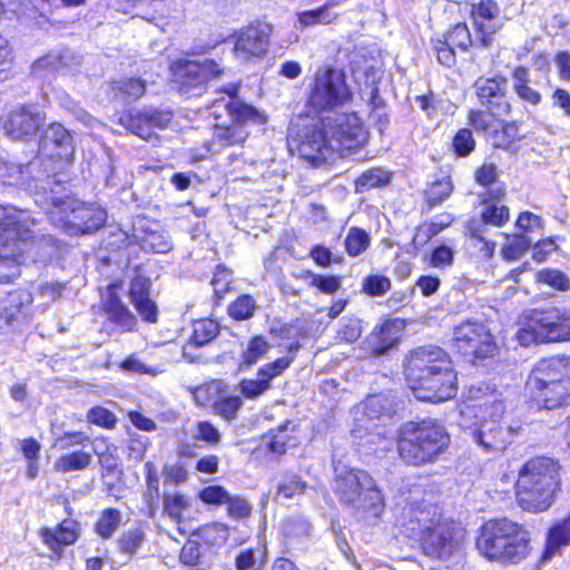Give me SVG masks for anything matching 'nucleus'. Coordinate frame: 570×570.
<instances>
[{
  "instance_id": "1",
  "label": "nucleus",
  "mask_w": 570,
  "mask_h": 570,
  "mask_svg": "<svg viewBox=\"0 0 570 570\" xmlns=\"http://www.w3.org/2000/svg\"><path fill=\"white\" fill-rule=\"evenodd\" d=\"M351 99L352 94L342 71L330 68L317 71L308 106L326 115L318 122L303 128L297 147L301 157L313 166L344 157L366 140V132L356 114L336 110Z\"/></svg>"
},
{
  "instance_id": "2",
  "label": "nucleus",
  "mask_w": 570,
  "mask_h": 570,
  "mask_svg": "<svg viewBox=\"0 0 570 570\" xmlns=\"http://www.w3.org/2000/svg\"><path fill=\"white\" fill-rule=\"evenodd\" d=\"M406 383L420 400L441 403L458 393V375L446 353L435 346L415 350L405 367Z\"/></svg>"
},
{
  "instance_id": "3",
  "label": "nucleus",
  "mask_w": 570,
  "mask_h": 570,
  "mask_svg": "<svg viewBox=\"0 0 570 570\" xmlns=\"http://www.w3.org/2000/svg\"><path fill=\"white\" fill-rule=\"evenodd\" d=\"M332 490L340 504L358 519H377L384 511L382 491L365 470L335 463Z\"/></svg>"
},
{
  "instance_id": "4",
  "label": "nucleus",
  "mask_w": 570,
  "mask_h": 570,
  "mask_svg": "<svg viewBox=\"0 0 570 570\" xmlns=\"http://www.w3.org/2000/svg\"><path fill=\"white\" fill-rule=\"evenodd\" d=\"M449 442L445 428L435 420L410 421L399 431L397 452L405 464L420 466L436 461Z\"/></svg>"
},
{
  "instance_id": "5",
  "label": "nucleus",
  "mask_w": 570,
  "mask_h": 570,
  "mask_svg": "<svg viewBox=\"0 0 570 570\" xmlns=\"http://www.w3.org/2000/svg\"><path fill=\"white\" fill-rule=\"evenodd\" d=\"M560 484L559 465L540 456L529 460L519 471L517 498L519 505L529 512L547 510Z\"/></svg>"
},
{
  "instance_id": "6",
  "label": "nucleus",
  "mask_w": 570,
  "mask_h": 570,
  "mask_svg": "<svg viewBox=\"0 0 570 570\" xmlns=\"http://www.w3.org/2000/svg\"><path fill=\"white\" fill-rule=\"evenodd\" d=\"M530 534L507 518L487 521L476 540L481 554L490 560L519 562L529 553Z\"/></svg>"
},
{
  "instance_id": "7",
  "label": "nucleus",
  "mask_w": 570,
  "mask_h": 570,
  "mask_svg": "<svg viewBox=\"0 0 570 570\" xmlns=\"http://www.w3.org/2000/svg\"><path fill=\"white\" fill-rule=\"evenodd\" d=\"M518 340L525 346L570 341V309L553 307L534 311L528 323L519 330Z\"/></svg>"
},
{
  "instance_id": "8",
  "label": "nucleus",
  "mask_w": 570,
  "mask_h": 570,
  "mask_svg": "<svg viewBox=\"0 0 570 570\" xmlns=\"http://www.w3.org/2000/svg\"><path fill=\"white\" fill-rule=\"evenodd\" d=\"M37 179L40 184H36V203L43 208L53 226L68 234L79 199L66 193L56 175L48 173Z\"/></svg>"
},
{
  "instance_id": "9",
  "label": "nucleus",
  "mask_w": 570,
  "mask_h": 570,
  "mask_svg": "<svg viewBox=\"0 0 570 570\" xmlns=\"http://www.w3.org/2000/svg\"><path fill=\"white\" fill-rule=\"evenodd\" d=\"M452 347L473 362L493 357L498 352V345L489 328L475 321H464L454 326Z\"/></svg>"
},
{
  "instance_id": "10",
  "label": "nucleus",
  "mask_w": 570,
  "mask_h": 570,
  "mask_svg": "<svg viewBox=\"0 0 570 570\" xmlns=\"http://www.w3.org/2000/svg\"><path fill=\"white\" fill-rule=\"evenodd\" d=\"M171 70L178 90L187 96H200L207 82L223 73V69L212 59L178 60L173 65Z\"/></svg>"
},
{
  "instance_id": "11",
  "label": "nucleus",
  "mask_w": 570,
  "mask_h": 570,
  "mask_svg": "<svg viewBox=\"0 0 570 570\" xmlns=\"http://www.w3.org/2000/svg\"><path fill=\"white\" fill-rule=\"evenodd\" d=\"M475 419L474 428L468 426L470 435L487 453L503 452L513 442L521 428L520 425H502L498 421L499 417H490L485 413Z\"/></svg>"
},
{
  "instance_id": "12",
  "label": "nucleus",
  "mask_w": 570,
  "mask_h": 570,
  "mask_svg": "<svg viewBox=\"0 0 570 570\" xmlns=\"http://www.w3.org/2000/svg\"><path fill=\"white\" fill-rule=\"evenodd\" d=\"M46 122V115L37 105H19L3 120V131L12 140L29 141L38 136Z\"/></svg>"
},
{
  "instance_id": "13",
  "label": "nucleus",
  "mask_w": 570,
  "mask_h": 570,
  "mask_svg": "<svg viewBox=\"0 0 570 570\" xmlns=\"http://www.w3.org/2000/svg\"><path fill=\"white\" fill-rule=\"evenodd\" d=\"M238 86L229 83L224 88L225 96L213 101L210 115L216 119L227 118V121L265 124L267 117L256 108L242 102L236 94Z\"/></svg>"
},
{
  "instance_id": "14",
  "label": "nucleus",
  "mask_w": 570,
  "mask_h": 570,
  "mask_svg": "<svg viewBox=\"0 0 570 570\" xmlns=\"http://www.w3.org/2000/svg\"><path fill=\"white\" fill-rule=\"evenodd\" d=\"M40 157L43 161L42 169L46 167L49 174L56 175L53 159L70 161L75 153L73 137L62 125L51 124L43 134L39 142Z\"/></svg>"
},
{
  "instance_id": "15",
  "label": "nucleus",
  "mask_w": 570,
  "mask_h": 570,
  "mask_svg": "<svg viewBox=\"0 0 570 570\" xmlns=\"http://www.w3.org/2000/svg\"><path fill=\"white\" fill-rule=\"evenodd\" d=\"M417 540L425 554L432 558H449L459 547L461 529L453 521L442 520Z\"/></svg>"
},
{
  "instance_id": "16",
  "label": "nucleus",
  "mask_w": 570,
  "mask_h": 570,
  "mask_svg": "<svg viewBox=\"0 0 570 570\" xmlns=\"http://www.w3.org/2000/svg\"><path fill=\"white\" fill-rule=\"evenodd\" d=\"M465 396L469 404L461 411L463 420L479 417L483 413L489 414L490 417H501L505 411L503 401L490 384L483 382L471 384Z\"/></svg>"
},
{
  "instance_id": "17",
  "label": "nucleus",
  "mask_w": 570,
  "mask_h": 570,
  "mask_svg": "<svg viewBox=\"0 0 570 570\" xmlns=\"http://www.w3.org/2000/svg\"><path fill=\"white\" fill-rule=\"evenodd\" d=\"M43 161L40 157H36L26 166L12 163L0 161V186H16L36 194V184L40 180L36 179L46 176L49 173L46 167L42 169Z\"/></svg>"
},
{
  "instance_id": "18",
  "label": "nucleus",
  "mask_w": 570,
  "mask_h": 570,
  "mask_svg": "<svg viewBox=\"0 0 570 570\" xmlns=\"http://www.w3.org/2000/svg\"><path fill=\"white\" fill-rule=\"evenodd\" d=\"M272 31V26L265 22L240 29L236 35L235 55L243 60L264 56L268 50Z\"/></svg>"
},
{
  "instance_id": "19",
  "label": "nucleus",
  "mask_w": 570,
  "mask_h": 570,
  "mask_svg": "<svg viewBox=\"0 0 570 570\" xmlns=\"http://www.w3.org/2000/svg\"><path fill=\"white\" fill-rule=\"evenodd\" d=\"M479 102L494 115L508 116L511 106L508 99V81L502 77L479 78L474 82Z\"/></svg>"
},
{
  "instance_id": "20",
  "label": "nucleus",
  "mask_w": 570,
  "mask_h": 570,
  "mask_svg": "<svg viewBox=\"0 0 570 570\" xmlns=\"http://www.w3.org/2000/svg\"><path fill=\"white\" fill-rule=\"evenodd\" d=\"M170 121L169 112L157 109L128 111L119 117L124 128L145 140L151 139L154 128L164 129Z\"/></svg>"
},
{
  "instance_id": "21",
  "label": "nucleus",
  "mask_w": 570,
  "mask_h": 570,
  "mask_svg": "<svg viewBox=\"0 0 570 570\" xmlns=\"http://www.w3.org/2000/svg\"><path fill=\"white\" fill-rule=\"evenodd\" d=\"M473 24L480 35L476 46L488 48L492 43V37L502 27L500 7L494 0H480L472 6L471 10Z\"/></svg>"
},
{
  "instance_id": "22",
  "label": "nucleus",
  "mask_w": 570,
  "mask_h": 570,
  "mask_svg": "<svg viewBox=\"0 0 570 570\" xmlns=\"http://www.w3.org/2000/svg\"><path fill=\"white\" fill-rule=\"evenodd\" d=\"M31 226L29 224V235L19 237L11 235L0 244V283H9L20 275V264L22 254L26 252L28 240L33 238Z\"/></svg>"
},
{
  "instance_id": "23",
  "label": "nucleus",
  "mask_w": 570,
  "mask_h": 570,
  "mask_svg": "<svg viewBox=\"0 0 570 570\" xmlns=\"http://www.w3.org/2000/svg\"><path fill=\"white\" fill-rule=\"evenodd\" d=\"M132 238L145 252L165 254L173 248L168 233L145 218H138L134 223Z\"/></svg>"
},
{
  "instance_id": "24",
  "label": "nucleus",
  "mask_w": 570,
  "mask_h": 570,
  "mask_svg": "<svg viewBox=\"0 0 570 570\" xmlns=\"http://www.w3.org/2000/svg\"><path fill=\"white\" fill-rule=\"evenodd\" d=\"M531 399L548 410L570 404V379L562 382L540 384L527 383Z\"/></svg>"
},
{
  "instance_id": "25",
  "label": "nucleus",
  "mask_w": 570,
  "mask_h": 570,
  "mask_svg": "<svg viewBox=\"0 0 570 570\" xmlns=\"http://www.w3.org/2000/svg\"><path fill=\"white\" fill-rule=\"evenodd\" d=\"M407 521L404 523L407 537L421 538L426 531L442 521L439 508L426 502L411 504L406 508Z\"/></svg>"
},
{
  "instance_id": "26",
  "label": "nucleus",
  "mask_w": 570,
  "mask_h": 570,
  "mask_svg": "<svg viewBox=\"0 0 570 570\" xmlns=\"http://www.w3.org/2000/svg\"><path fill=\"white\" fill-rule=\"evenodd\" d=\"M570 379V357L553 356L539 361L532 368L527 383L547 384Z\"/></svg>"
},
{
  "instance_id": "27",
  "label": "nucleus",
  "mask_w": 570,
  "mask_h": 570,
  "mask_svg": "<svg viewBox=\"0 0 570 570\" xmlns=\"http://www.w3.org/2000/svg\"><path fill=\"white\" fill-rule=\"evenodd\" d=\"M151 281L142 275H137L130 281L128 295L140 317L148 323L158 320V307L150 298Z\"/></svg>"
},
{
  "instance_id": "28",
  "label": "nucleus",
  "mask_w": 570,
  "mask_h": 570,
  "mask_svg": "<svg viewBox=\"0 0 570 570\" xmlns=\"http://www.w3.org/2000/svg\"><path fill=\"white\" fill-rule=\"evenodd\" d=\"M106 219L107 213L105 209L95 205L87 206L79 200V206L73 210L68 235L76 236L94 233L104 226Z\"/></svg>"
},
{
  "instance_id": "29",
  "label": "nucleus",
  "mask_w": 570,
  "mask_h": 570,
  "mask_svg": "<svg viewBox=\"0 0 570 570\" xmlns=\"http://www.w3.org/2000/svg\"><path fill=\"white\" fill-rule=\"evenodd\" d=\"M102 309L107 318L124 332H131L136 328L137 318L118 296L115 285L108 287Z\"/></svg>"
},
{
  "instance_id": "30",
  "label": "nucleus",
  "mask_w": 570,
  "mask_h": 570,
  "mask_svg": "<svg viewBox=\"0 0 570 570\" xmlns=\"http://www.w3.org/2000/svg\"><path fill=\"white\" fill-rule=\"evenodd\" d=\"M80 535V524L72 519L63 520L58 527L41 530V538L58 557L62 554V547L73 544Z\"/></svg>"
},
{
  "instance_id": "31",
  "label": "nucleus",
  "mask_w": 570,
  "mask_h": 570,
  "mask_svg": "<svg viewBox=\"0 0 570 570\" xmlns=\"http://www.w3.org/2000/svg\"><path fill=\"white\" fill-rule=\"evenodd\" d=\"M0 210V244L13 234L19 237L28 236L29 224H36V219L26 210L16 207H2Z\"/></svg>"
},
{
  "instance_id": "32",
  "label": "nucleus",
  "mask_w": 570,
  "mask_h": 570,
  "mask_svg": "<svg viewBox=\"0 0 570 570\" xmlns=\"http://www.w3.org/2000/svg\"><path fill=\"white\" fill-rule=\"evenodd\" d=\"M219 333L218 324L209 318L199 320L193 324V335L183 347V357L188 362L199 360L198 355L191 353L194 347H200L212 342Z\"/></svg>"
},
{
  "instance_id": "33",
  "label": "nucleus",
  "mask_w": 570,
  "mask_h": 570,
  "mask_svg": "<svg viewBox=\"0 0 570 570\" xmlns=\"http://www.w3.org/2000/svg\"><path fill=\"white\" fill-rule=\"evenodd\" d=\"M489 234L483 229L482 222H470L466 225L468 248L480 259H490L494 254L497 244L490 239Z\"/></svg>"
},
{
  "instance_id": "34",
  "label": "nucleus",
  "mask_w": 570,
  "mask_h": 570,
  "mask_svg": "<svg viewBox=\"0 0 570 570\" xmlns=\"http://www.w3.org/2000/svg\"><path fill=\"white\" fill-rule=\"evenodd\" d=\"M401 330L399 320H389L375 327L370 337L374 352L381 355L392 348L399 341Z\"/></svg>"
},
{
  "instance_id": "35",
  "label": "nucleus",
  "mask_w": 570,
  "mask_h": 570,
  "mask_svg": "<svg viewBox=\"0 0 570 570\" xmlns=\"http://www.w3.org/2000/svg\"><path fill=\"white\" fill-rule=\"evenodd\" d=\"M396 399L390 393L372 394L364 401L363 412L368 420L391 419L396 412Z\"/></svg>"
},
{
  "instance_id": "36",
  "label": "nucleus",
  "mask_w": 570,
  "mask_h": 570,
  "mask_svg": "<svg viewBox=\"0 0 570 570\" xmlns=\"http://www.w3.org/2000/svg\"><path fill=\"white\" fill-rule=\"evenodd\" d=\"M246 122L225 121L215 125L214 144L219 147H228L244 142L248 132L245 130Z\"/></svg>"
},
{
  "instance_id": "37",
  "label": "nucleus",
  "mask_w": 570,
  "mask_h": 570,
  "mask_svg": "<svg viewBox=\"0 0 570 570\" xmlns=\"http://www.w3.org/2000/svg\"><path fill=\"white\" fill-rule=\"evenodd\" d=\"M91 462V453L78 450L59 456L53 463V469L59 473L83 471L90 466Z\"/></svg>"
},
{
  "instance_id": "38",
  "label": "nucleus",
  "mask_w": 570,
  "mask_h": 570,
  "mask_svg": "<svg viewBox=\"0 0 570 570\" xmlns=\"http://www.w3.org/2000/svg\"><path fill=\"white\" fill-rule=\"evenodd\" d=\"M522 138L517 122L499 121L495 128L489 132L488 140L495 148L508 149L513 142L520 141Z\"/></svg>"
},
{
  "instance_id": "39",
  "label": "nucleus",
  "mask_w": 570,
  "mask_h": 570,
  "mask_svg": "<svg viewBox=\"0 0 570 570\" xmlns=\"http://www.w3.org/2000/svg\"><path fill=\"white\" fill-rule=\"evenodd\" d=\"M570 543V515L553 527L550 528L548 538H547V547H546V557H550L556 553L562 546H567Z\"/></svg>"
},
{
  "instance_id": "40",
  "label": "nucleus",
  "mask_w": 570,
  "mask_h": 570,
  "mask_svg": "<svg viewBox=\"0 0 570 570\" xmlns=\"http://www.w3.org/2000/svg\"><path fill=\"white\" fill-rule=\"evenodd\" d=\"M298 277L305 281L309 287H316L328 295L334 294L341 287V277L338 276H324L311 271H303Z\"/></svg>"
},
{
  "instance_id": "41",
  "label": "nucleus",
  "mask_w": 570,
  "mask_h": 570,
  "mask_svg": "<svg viewBox=\"0 0 570 570\" xmlns=\"http://www.w3.org/2000/svg\"><path fill=\"white\" fill-rule=\"evenodd\" d=\"M121 513L114 508L105 509L95 524L96 532L104 539L114 535L121 523Z\"/></svg>"
},
{
  "instance_id": "42",
  "label": "nucleus",
  "mask_w": 570,
  "mask_h": 570,
  "mask_svg": "<svg viewBox=\"0 0 570 570\" xmlns=\"http://www.w3.org/2000/svg\"><path fill=\"white\" fill-rule=\"evenodd\" d=\"M510 214L507 206L488 205L483 208L479 219L471 222H482L483 229L490 233V226L500 227L509 220Z\"/></svg>"
},
{
  "instance_id": "43",
  "label": "nucleus",
  "mask_w": 570,
  "mask_h": 570,
  "mask_svg": "<svg viewBox=\"0 0 570 570\" xmlns=\"http://www.w3.org/2000/svg\"><path fill=\"white\" fill-rule=\"evenodd\" d=\"M298 23L302 27H311L316 24H330L336 21L338 18L337 13H334L323 4L314 10H305L298 14Z\"/></svg>"
},
{
  "instance_id": "44",
  "label": "nucleus",
  "mask_w": 570,
  "mask_h": 570,
  "mask_svg": "<svg viewBox=\"0 0 570 570\" xmlns=\"http://www.w3.org/2000/svg\"><path fill=\"white\" fill-rule=\"evenodd\" d=\"M112 89L124 100L134 101L144 96L146 85L141 79L129 78L115 82Z\"/></svg>"
},
{
  "instance_id": "45",
  "label": "nucleus",
  "mask_w": 570,
  "mask_h": 570,
  "mask_svg": "<svg viewBox=\"0 0 570 570\" xmlns=\"http://www.w3.org/2000/svg\"><path fill=\"white\" fill-rule=\"evenodd\" d=\"M391 175L382 168H372L364 171L356 180L355 187L357 191H364L371 188H376L386 185L390 181Z\"/></svg>"
},
{
  "instance_id": "46",
  "label": "nucleus",
  "mask_w": 570,
  "mask_h": 570,
  "mask_svg": "<svg viewBox=\"0 0 570 570\" xmlns=\"http://www.w3.org/2000/svg\"><path fill=\"white\" fill-rule=\"evenodd\" d=\"M345 248L348 255L358 256L370 246V235L362 228L351 227L345 237Z\"/></svg>"
},
{
  "instance_id": "47",
  "label": "nucleus",
  "mask_w": 570,
  "mask_h": 570,
  "mask_svg": "<svg viewBox=\"0 0 570 570\" xmlns=\"http://www.w3.org/2000/svg\"><path fill=\"white\" fill-rule=\"evenodd\" d=\"M455 49L466 52L473 45L466 23H456L442 38Z\"/></svg>"
},
{
  "instance_id": "48",
  "label": "nucleus",
  "mask_w": 570,
  "mask_h": 570,
  "mask_svg": "<svg viewBox=\"0 0 570 570\" xmlns=\"http://www.w3.org/2000/svg\"><path fill=\"white\" fill-rule=\"evenodd\" d=\"M243 406V400L240 396H223L214 401L212 407L215 414L222 416L227 421H232L237 417L238 411Z\"/></svg>"
},
{
  "instance_id": "49",
  "label": "nucleus",
  "mask_w": 570,
  "mask_h": 570,
  "mask_svg": "<svg viewBox=\"0 0 570 570\" xmlns=\"http://www.w3.org/2000/svg\"><path fill=\"white\" fill-rule=\"evenodd\" d=\"M508 243L502 248V256L507 261L520 258L530 247L532 239L524 234L507 236Z\"/></svg>"
},
{
  "instance_id": "50",
  "label": "nucleus",
  "mask_w": 570,
  "mask_h": 570,
  "mask_svg": "<svg viewBox=\"0 0 570 570\" xmlns=\"http://www.w3.org/2000/svg\"><path fill=\"white\" fill-rule=\"evenodd\" d=\"M499 115H494L491 110L472 109L469 112V124L478 131L489 132L492 131L498 125Z\"/></svg>"
},
{
  "instance_id": "51",
  "label": "nucleus",
  "mask_w": 570,
  "mask_h": 570,
  "mask_svg": "<svg viewBox=\"0 0 570 570\" xmlns=\"http://www.w3.org/2000/svg\"><path fill=\"white\" fill-rule=\"evenodd\" d=\"M51 433L55 438V445L59 446L61 450H68L76 445H82L85 442L89 441V436L85 432H62L55 424L51 425Z\"/></svg>"
},
{
  "instance_id": "52",
  "label": "nucleus",
  "mask_w": 570,
  "mask_h": 570,
  "mask_svg": "<svg viewBox=\"0 0 570 570\" xmlns=\"http://www.w3.org/2000/svg\"><path fill=\"white\" fill-rule=\"evenodd\" d=\"M190 507L189 498L180 493L165 494L164 497V512L167 513L174 521L180 522L183 512Z\"/></svg>"
},
{
  "instance_id": "53",
  "label": "nucleus",
  "mask_w": 570,
  "mask_h": 570,
  "mask_svg": "<svg viewBox=\"0 0 570 570\" xmlns=\"http://www.w3.org/2000/svg\"><path fill=\"white\" fill-rule=\"evenodd\" d=\"M145 540L142 530L135 528L124 531L118 539L119 551L127 554H135Z\"/></svg>"
},
{
  "instance_id": "54",
  "label": "nucleus",
  "mask_w": 570,
  "mask_h": 570,
  "mask_svg": "<svg viewBox=\"0 0 570 570\" xmlns=\"http://www.w3.org/2000/svg\"><path fill=\"white\" fill-rule=\"evenodd\" d=\"M256 309L255 299L250 295H240L228 306V314L234 320H247Z\"/></svg>"
},
{
  "instance_id": "55",
  "label": "nucleus",
  "mask_w": 570,
  "mask_h": 570,
  "mask_svg": "<svg viewBox=\"0 0 570 570\" xmlns=\"http://www.w3.org/2000/svg\"><path fill=\"white\" fill-rule=\"evenodd\" d=\"M269 350L268 342L263 336L253 337L243 352V364L247 366L254 365L258 360H261Z\"/></svg>"
},
{
  "instance_id": "56",
  "label": "nucleus",
  "mask_w": 570,
  "mask_h": 570,
  "mask_svg": "<svg viewBox=\"0 0 570 570\" xmlns=\"http://www.w3.org/2000/svg\"><path fill=\"white\" fill-rule=\"evenodd\" d=\"M306 490V482L297 475L285 478L277 487L276 499H293Z\"/></svg>"
},
{
  "instance_id": "57",
  "label": "nucleus",
  "mask_w": 570,
  "mask_h": 570,
  "mask_svg": "<svg viewBox=\"0 0 570 570\" xmlns=\"http://www.w3.org/2000/svg\"><path fill=\"white\" fill-rule=\"evenodd\" d=\"M311 530L309 522L302 517H292L283 522L282 531L288 539H302L308 537Z\"/></svg>"
},
{
  "instance_id": "58",
  "label": "nucleus",
  "mask_w": 570,
  "mask_h": 570,
  "mask_svg": "<svg viewBox=\"0 0 570 570\" xmlns=\"http://www.w3.org/2000/svg\"><path fill=\"white\" fill-rule=\"evenodd\" d=\"M537 281L547 284L558 291H568L570 288L569 277L557 269H543L537 273Z\"/></svg>"
},
{
  "instance_id": "59",
  "label": "nucleus",
  "mask_w": 570,
  "mask_h": 570,
  "mask_svg": "<svg viewBox=\"0 0 570 570\" xmlns=\"http://www.w3.org/2000/svg\"><path fill=\"white\" fill-rule=\"evenodd\" d=\"M452 147L459 157L469 156L475 148V140L472 131L468 128H461L458 130L453 137Z\"/></svg>"
},
{
  "instance_id": "60",
  "label": "nucleus",
  "mask_w": 570,
  "mask_h": 570,
  "mask_svg": "<svg viewBox=\"0 0 570 570\" xmlns=\"http://www.w3.org/2000/svg\"><path fill=\"white\" fill-rule=\"evenodd\" d=\"M271 387V383H266V380H262L258 376L257 379H244L238 384L240 394L249 400L259 397Z\"/></svg>"
},
{
  "instance_id": "61",
  "label": "nucleus",
  "mask_w": 570,
  "mask_h": 570,
  "mask_svg": "<svg viewBox=\"0 0 570 570\" xmlns=\"http://www.w3.org/2000/svg\"><path fill=\"white\" fill-rule=\"evenodd\" d=\"M452 193L450 179L444 178L430 185L425 191V198L430 206H435L446 199Z\"/></svg>"
},
{
  "instance_id": "62",
  "label": "nucleus",
  "mask_w": 570,
  "mask_h": 570,
  "mask_svg": "<svg viewBox=\"0 0 570 570\" xmlns=\"http://www.w3.org/2000/svg\"><path fill=\"white\" fill-rule=\"evenodd\" d=\"M147 470V491L145 493V500L149 508V515L153 517L156 511V499L158 497V478L155 465L151 462L145 464Z\"/></svg>"
},
{
  "instance_id": "63",
  "label": "nucleus",
  "mask_w": 570,
  "mask_h": 570,
  "mask_svg": "<svg viewBox=\"0 0 570 570\" xmlns=\"http://www.w3.org/2000/svg\"><path fill=\"white\" fill-rule=\"evenodd\" d=\"M292 357L284 356L274 362L266 363L258 368L257 376L262 380H266V383H271V381L279 376L292 364Z\"/></svg>"
},
{
  "instance_id": "64",
  "label": "nucleus",
  "mask_w": 570,
  "mask_h": 570,
  "mask_svg": "<svg viewBox=\"0 0 570 570\" xmlns=\"http://www.w3.org/2000/svg\"><path fill=\"white\" fill-rule=\"evenodd\" d=\"M433 50L435 52L438 61L448 67L451 68L456 62V56H455V48H453L451 45H449L445 40L442 38L433 39L432 40Z\"/></svg>"
}]
</instances>
